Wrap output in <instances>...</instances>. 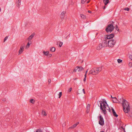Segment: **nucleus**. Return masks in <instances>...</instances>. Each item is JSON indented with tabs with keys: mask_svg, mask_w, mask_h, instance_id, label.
Listing matches in <instances>:
<instances>
[{
	"mask_svg": "<svg viewBox=\"0 0 132 132\" xmlns=\"http://www.w3.org/2000/svg\"><path fill=\"white\" fill-rule=\"evenodd\" d=\"M99 102H100V108L101 110V112L103 113L104 115L106 114V110H107L111 113L112 112L113 116H118L117 114L113 108H112V110H111L105 100L103 99V101H99Z\"/></svg>",
	"mask_w": 132,
	"mask_h": 132,
	"instance_id": "nucleus-1",
	"label": "nucleus"
},
{
	"mask_svg": "<svg viewBox=\"0 0 132 132\" xmlns=\"http://www.w3.org/2000/svg\"><path fill=\"white\" fill-rule=\"evenodd\" d=\"M123 102L120 101L119 104H122L123 108V110L126 113H127L130 111V106L128 102L125 100Z\"/></svg>",
	"mask_w": 132,
	"mask_h": 132,
	"instance_id": "nucleus-2",
	"label": "nucleus"
},
{
	"mask_svg": "<svg viewBox=\"0 0 132 132\" xmlns=\"http://www.w3.org/2000/svg\"><path fill=\"white\" fill-rule=\"evenodd\" d=\"M114 28L113 22L112 23L108 25L106 28L105 31L108 33H109V32L110 33L113 31Z\"/></svg>",
	"mask_w": 132,
	"mask_h": 132,
	"instance_id": "nucleus-3",
	"label": "nucleus"
},
{
	"mask_svg": "<svg viewBox=\"0 0 132 132\" xmlns=\"http://www.w3.org/2000/svg\"><path fill=\"white\" fill-rule=\"evenodd\" d=\"M116 40L114 39L108 40V47H113L116 44Z\"/></svg>",
	"mask_w": 132,
	"mask_h": 132,
	"instance_id": "nucleus-4",
	"label": "nucleus"
},
{
	"mask_svg": "<svg viewBox=\"0 0 132 132\" xmlns=\"http://www.w3.org/2000/svg\"><path fill=\"white\" fill-rule=\"evenodd\" d=\"M108 39H106V37H105V38L102 42V44L103 46V47L108 46Z\"/></svg>",
	"mask_w": 132,
	"mask_h": 132,
	"instance_id": "nucleus-5",
	"label": "nucleus"
},
{
	"mask_svg": "<svg viewBox=\"0 0 132 132\" xmlns=\"http://www.w3.org/2000/svg\"><path fill=\"white\" fill-rule=\"evenodd\" d=\"M84 69L82 67H78L77 66L74 69L73 71L74 72H76L77 71L78 72H80L82 70Z\"/></svg>",
	"mask_w": 132,
	"mask_h": 132,
	"instance_id": "nucleus-6",
	"label": "nucleus"
},
{
	"mask_svg": "<svg viewBox=\"0 0 132 132\" xmlns=\"http://www.w3.org/2000/svg\"><path fill=\"white\" fill-rule=\"evenodd\" d=\"M99 124L101 126H103L104 124V120L102 116H100Z\"/></svg>",
	"mask_w": 132,
	"mask_h": 132,
	"instance_id": "nucleus-7",
	"label": "nucleus"
},
{
	"mask_svg": "<svg viewBox=\"0 0 132 132\" xmlns=\"http://www.w3.org/2000/svg\"><path fill=\"white\" fill-rule=\"evenodd\" d=\"M89 73L92 74L93 75H96L97 74L98 72L96 71V70L95 68L93 69H92L89 71Z\"/></svg>",
	"mask_w": 132,
	"mask_h": 132,
	"instance_id": "nucleus-8",
	"label": "nucleus"
},
{
	"mask_svg": "<svg viewBox=\"0 0 132 132\" xmlns=\"http://www.w3.org/2000/svg\"><path fill=\"white\" fill-rule=\"evenodd\" d=\"M114 37V35L113 34H111L109 35H107L105 37L106 39H108V40L109 39L113 38Z\"/></svg>",
	"mask_w": 132,
	"mask_h": 132,
	"instance_id": "nucleus-9",
	"label": "nucleus"
},
{
	"mask_svg": "<svg viewBox=\"0 0 132 132\" xmlns=\"http://www.w3.org/2000/svg\"><path fill=\"white\" fill-rule=\"evenodd\" d=\"M24 46H21L20 47V49L19 51V55L20 54H21L24 50Z\"/></svg>",
	"mask_w": 132,
	"mask_h": 132,
	"instance_id": "nucleus-10",
	"label": "nucleus"
},
{
	"mask_svg": "<svg viewBox=\"0 0 132 132\" xmlns=\"http://www.w3.org/2000/svg\"><path fill=\"white\" fill-rule=\"evenodd\" d=\"M95 69L96 70V71L99 73L102 70V68L101 67H99L98 68H95Z\"/></svg>",
	"mask_w": 132,
	"mask_h": 132,
	"instance_id": "nucleus-11",
	"label": "nucleus"
},
{
	"mask_svg": "<svg viewBox=\"0 0 132 132\" xmlns=\"http://www.w3.org/2000/svg\"><path fill=\"white\" fill-rule=\"evenodd\" d=\"M103 47L102 44H100L97 47L96 49L98 50H100Z\"/></svg>",
	"mask_w": 132,
	"mask_h": 132,
	"instance_id": "nucleus-12",
	"label": "nucleus"
},
{
	"mask_svg": "<svg viewBox=\"0 0 132 132\" xmlns=\"http://www.w3.org/2000/svg\"><path fill=\"white\" fill-rule=\"evenodd\" d=\"M90 107V105L88 104L86 107V112L87 113H88L89 111V109Z\"/></svg>",
	"mask_w": 132,
	"mask_h": 132,
	"instance_id": "nucleus-13",
	"label": "nucleus"
},
{
	"mask_svg": "<svg viewBox=\"0 0 132 132\" xmlns=\"http://www.w3.org/2000/svg\"><path fill=\"white\" fill-rule=\"evenodd\" d=\"M113 99L112 100V101H113V103H118V99L116 97H113Z\"/></svg>",
	"mask_w": 132,
	"mask_h": 132,
	"instance_id": "nucleus-14",
	"label": "nucleus"
},
{
	"mask_svg": "<svg viewBox=\"0 0 132 132\" xmlns=\"http://www.w3.org/2000/svg\"><path fill=\"white\" fill-rule=\"evenodd\" d=\"M43 53L44 55L45 56H47L49 54V52L48 51H47L46 52L43 51Z\"/></svg>",
	"mask_w": 132,
	"mask_h": 132,
	"instance_id": "nucleus-15",
	"label": "nucleus"
},
{
	"mask_svg": "<svg viewBox=\"0 0 132 132\" xmlns=\"http://www.w3.org/2000/svg\"><path fill=\"white\" fill-rule=\"evenodd\" d=\"M77 126V125L75 124H73V126L69 128V129H73L75 128Z\"/></svg>",
	"mask_w": 132,
	"mask_h": 132,
	"instance_id": "nucleus-16",
	"label": "nucleus"
},
{
	"mask_svg": "<svg viewBox=\"0 0 132 132\" xmlns=\"http://www.w3.org/2000/svg\"><path fill=\"white\" fill-rule=\"evenodd\" d=\"M34 37V35L33 34L31 35L30 36H29L28 38V39L29 41L30 40Z\"/></svg>",
	"mask_w": 132,
	"mask_h": 132,
	"instance_id": "nucleus-17",
	"label": "nucleus"
},
{
	"mask_svg": "<svg viewBox=\"0 0 132 132\" xmlns=\"http://www.w3.org/2000/svg\"><path fill=\"white\" fill-rule=\"evenodd\" d=\"M105 5H106L109 3V0H103Z\"/></svg>",
	"mask_w": 132,
	"mask_h": 132,
	"instance_id": "nucleus-18",
	"label": "nucleus"
},
{
	"mask_svg": "<svg viewBox=\"0 0 132 132\" xmlns=\"http://www.w3.org/2000/svg\"><path fill=\"white\" fill-rule=\"evenodd\" d=\"M125 100L123 99L122 97H121L118 100V103H119L120 102H123V101L124 100Z\"/></svg>",
	"mask_w": 132,
	"mask_h": 132,
	"instance_id": "nucleus-19",
	"label": "nucleus"
},
{
	"mask_svg": "<svg viewBox=\"0 0 132 132\" xmlns=\"http://www.w3.org/2000/svg\"><path fill=\"white\" fill-rule=\"evenodd\" d=\"M55 49L54 47H53L51 48L50 50L52 52H54L55 51Z\"/></svg>",
	"mask_w": 132,
	"mask_h": 132,
	"instance_id": "nucleus-20",
	"label": "nucleus"
},
{
	"mask_svg": "<svg viewBox=\"0 0 132 132\" xmlns=\"http://www.w3.org/2000/svg\"><path fill=\"white\" fill-rule=\"evenodd\" d=\"M42 114L43 116H46L47 115L45 112L43 110L42 111Z\"/></svg>",
	"mask_w": 132,
	"mask_h": 132,
	"instance_id": "nucleus-21",
	"label": "nucleus"
},
{
	"mask_svg": "<svg viewBox=\"0 0 132 132\" xmlns=\"http://www.w3.org/2000/svg\"><path fill=\"white\" fill-rule=\"evenodd\" d=\"M80 16L81 18L83 19H85L86 18V16L83 14H80Z\"/></svg>",
	"mask_w": 132,
	"mask_h": 132,
	"instance_id": "nucleus-22",
	"label": "nucleus"
},
{
	"mask_svg": "<svg viewBox=\"0 0 132 132\" xmlns=\"http://www.w3.org/2000/svg\"><path fill=\"white\" fill-rule=\"evenodd\" d=\"M21 0H18V8L19 7V6L21 5Z\"/></svg>",
	"mask_w": 132,
	"mask_h": 132,
	"instance_id": "nucleus-23",
	"label": "nucleus"
},
{
	"mask_svg": "<svg viewBox=\"0 0 132 132\" xmlns=\"http://www.w3.org/2000/svg\"><path fill=\"white\" fill-rule=\"evenodd\" d=\"M30 44L29 42L27 43V45H26V48H27L29 47V46L30 45Z\"/></svg>",
	"mask_w": 132,
	"mask_h": 132,
	"instance_id": "nucleus-24",
	"label": "nucleus"
},
{
	"mask_svg": "<svg viewBox=\"0 0 132 132\" xmlns=\"http://www.w3.org/2000/svg\"><path fill=\"white\" fill-rule=\"evenodd\" d=\"M35 101L34 99H31L30 100V103H32V104L34 103L35 102Z\"/></svg>",
	"mask_w": 132,
	"mask_h": 132,
	"instance_id": "nucleus-25",
	"label": "nucleus"
},
{
	"mask_svg": "<svg viewBox=\"0 0 132 132\" xmlns=\"http://www.w3.org/2000/svg\"><path fill=\"white\" fill-rule=\"evenodd\" d=\"M87 0H81V3L82 4H84Z\"/></svg>",
	"mask_w": 132,
	"mask_h": 132,
	"instance_id": "nucleus-26",
	"label": "nucleus"
},
{
	"mask_svg": "<svg viewBox=\"0 0 132 132\" xmlns=\"http://www.w3.org/2000/svg\"><path fill=\"white\" fill-rule=\"evenodd\" d=\"M117 61L119 63L121 62H122V60L120 59H118L117 60Z\"/></svg>",
	"mask_w": 132,
	"mask_h": 132,
	"instance_id": "nucleus-27",
	"label": "nucleus"
},
{
	"mask_svg": "<svg viewBox=\"0 0 132 132\" xmlns=\"http://www.w3.org/2000/svg\"><path fill=\"white\" fill-rule=\"evenodd\" d=\"M62 93L61 92H60L59 93V98H60L62 96Z\"/></svg>",
	"mask_w": 132,
	"mask_h": 132,
	"instance_id": "nucleus-28",
	"label": "nucleus"
},
{
	"mask_svg": "<svg viewBox=\"0 0 132 132\" xmlns=\"http://www.w3.org/2000/svg\"><path fill=\"white\" fill-rule=\"evenodd\" d=\"M124 10L127 11H129V9L128 7H126L125 9Z\"/></svg>",
	"mask_w": 132,
	"mask_h": 132,
	"instance_id": "nucleus-29",
	"label": "nucleus"
},
{
	"mask_svg": "<svg viewBox=\"0 0 132 132\" xmlns=\"http://www.w3.org/2000/svg\"><path fill=\"white\" fill-rule=\"evenodd\" d=\"M65 13L66 12L65 11H63L62 12L61 15H64Z\"/></svg>",
	"mask_w": 132,
	"mask_h": 132,
	"instance_id": "nucleus-30",
	"label": "nucleus"
},
{
	"mask_svg": "<svg viewBox=\"0 0 132 132\" xmlns=\"http://www.w3.org/2000/svg\"><path fill=\"white\" fill-rule=\"evenodd\" d=\"M63 44V43L62 42H60L59 44V46L61 47Z\"/></svg>",
	"mask_w": 132,
	"mask_h": 132,
	"instance_id": "nucleus-31",
	"label": "nucleus"
},
{
	"mask_svg": "<svg viewBox=\"0 0 132 132\" xmlns=\"http://www.w3.org/2000/svg\"><path fill=\"white\" fill-rule=\"evenodd\" d=\"M64 15H61V19H63L64 18Z\"/></svg>",
	"mask_w": 132,
	"mask_h": 132,
	"instance_id": "nucleus-32",
	"label": "nucleus"
},
{
	"mask_svg": "<svg viewBox=\"0 0 132 132\" xmlns=\"http://www.w3.org/2000/svg\"><path fill=\"white\" fill-rule=\"evenodd\" d=\"M36 132H42L40 129H38L36 131Z\"/></svg>",
	"mask_w": 132,
	"mask_h": 132,
	"instance_id": "nucleus-33",
	"label": "nucleus"
},
{
	"mask_svg": "<svg viewBox=\"0 0 132 132\" xmlns=\"http://www.w3.org/2000/svg\"><path fill=\"white\" fill-rule=\"evenodd\" d=\"M129 58L132 60V55H129Z\"/></svg>",
	"mask_w": 132,
	"mask_h": 132,
	"instance_id": "nucleus-34",
	"label": "nucleus"
},
{
	"mask_svg": "<svg viewBox=\"0 0 132 132\" xmlns=\"http://www.w3.org/2000/svg\"><path fill=\"white\" fill-rule=\"evenodd\" d=\"M116 30H117V31L119 30V29L118 28V26L117 25H116Z\"/></svg>",
	"mask_w": 132,
	"mask_h": 132,
	"instance_id": "nucleus-35",
	"label": "nucleus"
},
{
	"mask_svg": "<svg viewBox=\"0 0 132 132\" xmlns=\"http://www.w3.org/2000/svg\"><path fill=\"white\" fill-rule=\"evenodd\" d=\"M8 38V37L7 36H6L5 37L4 39V42H5L6 40Z\"/></svg>",
	"mask_w": 132,
	"mask_h": 132,
	"instance_id": "nucleus-36",
	"label": "nucleus"
},
{
	"mask_svg": "<svg viewBox=\"0 0 132 132\" xmlns=\"http://www.w3.org/2000/svg\"><path fill=\"white\" fill-rule=\"evenodd\" d=\"M90 87L91 86L92 87H93L94 86V85L92 84V83H91L90 84Z\"/></svg>",
	"mask_w": 132,
	"mask_h": 132,
	"instance_id": "nucleus-37",
	"label": "nucleus"
},
{
	"mask_svg": "<svg viewBox=\"0 0 132 132\" xmlns=\"http://www.w3.org/2000/svg\"><path fill=\"white\" fill-rule=\"evenodd\" d=\"M72 90V88H70L68 90V92H70Z\"/></svg>",
	"mask_w": 132,
	"mask_h": 132,
	"instance_id": "nucleus-38",
	"label": "nucleus"
},
{
	"mask_svg": "<svg viewBox=\"0 0 132 132\" xmlns=\"http://www.w3.org/2000/svg\"><path fill=\"white\" fill-rule=\"evenodd\" d=\"M49 57H51L52 56V55L51 54H48V55Z\"/></svg>",
	"mask_w": 132,
	"mask_h": 132,
	"instance_id": "nucleus-39",
	"label": "nucleus"
},
{
	"mask_svg": "<svg viewBox=\"0 0 132 132\" xmlns=\"http://www.w3.org/2000/svg\"><path fill=\"white\" fill-rule=\"evenodd\" d=\"M129 66H130L131 67H132V66H131V63H129Z\"/></svg>",
	"mask_w": 132,
	"mask_h": 132,
	"instance_id": "nucleus-40",
	"label": "nucleus"
},
{
	"mask_svg": "<svg viewBox=\"0 0 132 132\" xmlns=\"http://www.w3.org/2000/svg\"><path fill=\"white\" fill-rule=\"evenodd\" d=\"M82 90L84 93V94H85V90H84V89H82Z\"/></svg>",
	"mask_w": 132,
	"mask_h": 132,
	"instance_id": "nucleus-41",
	"label": "nucleus"
},
{
	"mask_svg": "<svg viewBox=\"0 0 132 132\" xmlns=\"http://www.w3.org/2000/svg\"><path fill=\"white\" fill-rule=\"evenodd\" d=\"M48 81L49 83H50L51 82V80L50 79H49Z\"/></svg>",
	"mask_w": 132,
	"mask_h": 132,
	"instance_id": "nucleus-42",
	"label": "nucleus"
},
{
	"mask_svg": "<svg viewBox=\"0 0 132 132\" xmlns=\"http://www.w3.org/2000/svg\"><path fill=\"white\" fill-rule=\"evenodd\" d=\"M86 78H84L83 80L84 81H85L86 80Z\"/></svg>",
	"mask_w": 132,
	"mask_h": 132,
	"instance_id": "nucleus-43",
	"label": "nucleus"
},
{
	"mask_svg": "<svg viewBox=\"0 0 132 132\" xmlns=\"http://www.w3.org/2000/svg\"><path fill=\"white\" fill-rule=\"evenodd\" d=\"M88 12L89 13H91V11H89V10H88Z\"/></svg>",
	"mask_w": 132,
	"mask_h": 132,
	"instance_id": "nucleus-44",
	"label": "nucleus"
},
{
	"mask_svg": "<svg viewBox=\"0 0 132 132\" xmlns=\"http://www.w3.org/2000/svg\"><path fill=\"white\" fill-rule=\"evenodd\" d=\"M105 8H106V6H104L103 7V9H105Z\"/></svg>",
	"mask_w": 132,
	"mask_h": 132,
	"instance_id": "nucleus-45",
	"label": "nucleus"
},
{
	"mask_svg": "<svg viewBox=\"0 0 132 132\" xmlns=\"http://www.w3.org/2000/svg\"><path fill=\"white\" fill-rule=\"evenodd\" d=\"M79 122H77L75 124H76L77 125H78V124H79Z\"/></svg>",
	"mask_w": 132,
	"mask_h": 132,
	"instance_id": "nucleus-46",
	"label": "nucleus"
},
{
	"mask_svg": "<svg viewBox=\"0 0 132 132\" xmlns=\"http://www.w3.org/2000/svg\"><path fill=\"white\" fill-rule=\"evenodd\" d=\"M86 77H87L86 74H85V75L84 78H86Z\"/></svg>",
	"mask_w": 132,
	"mask_h": 132,
	"instance_id": "nucleus-47",
	"label": "nucleus"
},
{
	"mask_svg": "<svg viewBox=\"0 0 132 132\" xmlns=\"http://www.w3.org/2000/svg\"><path fill=\"white\" fill-rule=\"evenodd\" d=\"M65 123H64L63 125V126H65Z\"/></svg>",
	"mask_w": 132,
	"mask_h": 132,
	"instance_id": "nucleus-48",
	"label": "nucleus"
},
{
	"mask_svg": "<svg viewBox=\"0 0 132 132\" xmlns=\"http://www.w3.org/2000/svg\"><path fill=\"white\" fill-rule=\"evenodd\" d=\"M77 79V78H73V79L74 80H76Z\"/></svg>",
	"mask_w": 132,
	"mask_h": 132,
	"instance_id": "nucleus-49",
	"label": "nucleus"
},
{
	"mask_svg": "<svg viewBox=\"0 0 132 132\" xmlns=\"http://www.w3.org/2000/svg\"><path fill=\"white\" fill-rule=\"evenodd\" d=\"M90 2V1H88L87 2V3H89V2Z\"/></svg>",
	"mask_w": 132,
	"mask_h": 132,
	"instance_id": "nucleus-50",
	"label": "nucleus"
},
{
	"mask_svg": "<svg viewBox=\"0 0 132 132\" xmlns=\"http://www.w3.org/2000/svg\"><path fill=\"white\" fill-rule=\"evenodd\" d=\"M121 127L123 129V130L125 132V129L123 128L122 127Z\"/></svg>",
	"mask_w": 132,
	"mask_h": 132,
	"instance_id": "nucleus-51",
	"label": "nucleus"
},
{
	"mask_svg": "<svg viewBox=\"0 0 132 132\" xmlns=\"http://www.w3.org/2000/svg\"><path fill=\"white\" fill-rule=\"evenodd\" d=\"M87 71H88V70H87L86 71V73H85L86 74H87Z\"/></svg>",
	"mask_w": 132,
	"mask_h": 132,
	"instance_id": "nucleus-52",
	"label": "nucleus"
},
{
	"mask_svg": "<svg viewBox=\"0 0 132 132\" xmlns=\"http://www.w3.org/2000/svg\"><path fill=\"white\" fill-rule=\"evenodd\" d=\"M111 98H112L113 99V97H112V95H111Z\"/></svg>",
	"mask_w": 132,
	"mask_h": 132,
	"instance_id": "nucleus-53",
	"label": "nucleus"
},
{
	"mask_svg": "<svg viewBox=\"0 0 132 132\" xmlns=\"http://www.w3.org/2000/svg\"><path fill=\"white\" fill-rule=\"evenodd\" d=\"M77 94H79V93H78V92H77Z\"/></svg>",
	"mask_w": 132,
	"mask_h": 132,
	"instance_id": "nucleus-54",
	"label": "nucleus"
},
{
	"mask_svg": "<svg viewBox=\"0 0 132 132\" xmlns=\"http://www.w3.org/2000/svg\"><path fill=\"white\" fill-rule=\"evenodd\" d=\"M116 116V117H118V116Z\"/></svg>",
	"mask_w": 132,
	"mask_h": 132,
	"instance_id": "nucleus-55",
	"label": "nucleus"
},
{
	"mask_svg": "<svg viewBox=\"0 0 132 132\" xmlns=\"http://www.w3.org/2000/svg\"><path fill=\"white\" fill-rule=\"evenodd\" d=\"M101 132H104V131H101Z\"/></svg>",
	"mask_w": 132,
	"mask_h": 132,
	"instance_id": "nucleus-56",
	"label": "nucleus"
}]
</instances>
